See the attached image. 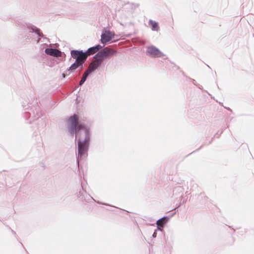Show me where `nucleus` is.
I'll return each instance as SVG.
<instances>
[{
	"instance_id": "1",
	"label": "nucleus",
	"mask_w": 254,
	"mask_h": 254,
	"mask_svg": "<svg viewBox=\"0 0 254 254\" xmlns=\"http://www.w3.org/2000/svg\"><path fill=\"white\" fill-rule=\"evenodd\" d=\"M78 118L77 115H74L69 118L70 127L69 131L71 134L76 133L79 135L78 142V155L81 157L85 154L88 149V143L90 140L89 130L85 126L78 124Z\"/></svg>"
},
{
	"instance_id": "2",
	"label": "nucleus",
	"mask_w": 254,
	"mask_h": 254,
	"mask_svg": "<svg viewBox=\"0 0 254 254\" xmlns=\"http://www.w3.org/2000/svg\"><path fill=\"white\" fill-rule=\"evenodd\" d=\"M70 54L72 58L76 60L75 62L81 65L83 64L87 58L85 52H83L82 51L72 50Z\"/></svg>"
},
{
	"instance_id": "3",
	"label": "nucleus",
	"mask_w": 254,
	"mask_h": 254,
	"mask_svg": "<svg viewBox=\"0 0 254 254\" xmlns=\"http://www.w3.org/2000/svg\"><path fill=\"white\" fill-rule=\"evenodd\" d=\"M115 34L114 33L110 31H106L105 33L101 35V42L102 43L105 44L111 40L114 37Z\"/></svg>"
},
{
	"instance_id": "4",
	"label": "nucleus",
	"mask_w": 254,
	"mask_h": 254,
	"mask_svg": "<svg viewBox=\"0 0 254 254\" xmlns=\"http://www.w3.org/2000/svg\"><path fill=\"white\" fill-rule=\"evenodd\" d=\"M45 53L46 54L54 56L56 57H59L61 56V52L59 50L55 49L48 48L45 50Z\"/></svg>"
},
{
	"instance_id": "5",
	"label": "nucleus",
	"mask_w": 254,
	"mask_h": 254,
	"mask_svg": "<svg viewBox=\"0 0 254 254\" xmlns=\"http://www.w3.org/2000/svg\"><path fill=\"white\" fill-rule=\"evenodd\" d=\"M102 48V46L100 45H98L95 47H92L89 48L85 52L87 56L92 55L96 53L99 50Z\"/></svg>"
},
{
	"instance_id": "6",
	"label": "nucleus",
	"mask_w": 254,
	"mask_h": 254,
	"mask_svg": "<svg viewBox=\"0 0 254 254\" xmlns=\"http://www.w3.org/2000/svg\"><path fill=\"white\" fill-rule=\"evenodd\" d=\"M158 50L153 46H149L147 48L146 54L149 56L155 57L158 55Z\"/></svg>"
},
{
	"instance_id": "7",
	"label": "nucleus",
	"mask_w": 254,
	"mask_h": 254,
	"mask_svg": "<svg viewBox=\"0 0 254 254\" xmlns=\"http://www.w3.org/2000/svg\"><path fill=\"white\" fill-rule=\"evenodd\" d=\"M102 63L95 59L89 65L88 70L91 72L97 69L99 66L101 65Z\"/></svg>"
},
{
	"instance_id": "8",
	"label": "nucleus",
	"mask_w": 254,
	"mask_h": 254,
	"mask_svg": "<svg viewBox=\"0 0 254 254\" xmlns=\"http://www.w3.org/2000/svg\"><path fill=\"white\" fill-rule=\"evenodd\" d=\"M95 59L102 63L103 60L106 58L103 51L102 50L98 52L95 56Z\"/></svg>"
},
{
	"instance_id": "9",
	"label": "nucleus",
	"mask_w": 254,
	"mask_h": 254,
	"mask_svg": "<svg viewBox=\"0 0 254 254\" xmlns=\"http://www.w3.org/2000/svg\"><path fill=\"white\" fill-rule=\"evenodd\" d=\"M102 51H103L106 58L112 56L116 53V51L115 50L107 47L105 48Z\"/></svg>"
},
{
	"instance_id": "10",
	"label": "nucleus",
	"mask_w": 254,
	"mask_h": 254,
	"mask_svg": "<svg viewBox=\"0 0 254 254\" xmlns=\"http://www.w3.org/2000/svg\"><path fill=\"white\" fill-rule=\"evenodd\" d=\"M90 72L88 69L84 72L83 74L82 77L80 81L79 85H81L86 80L87 77Z\"/></svg>"
},
{
	"instance_id": "11",
	"label": "nucleus",
	"mask_w": 254,
	"mask_h": 254,
	"mask_svg": "<svg viewBox=\"0 0 254 254\" xmlns=\"http://www.w3.org/2000/svg\"><path fill=\"white\" fill-rule=\"evenodd\" d=\"M82 65H81V64H80L79 63L75 62L74 63H73L69 68V69H68V71H72V70H73L75 69H76L78 67L80 66H82Z\"/></svg>"
},
{
	"instance_id": "12",
	"label": "nucleus",
	"mask_w": 254,
	"mask_h": 254,
	"mask_svg": "<svg viewBox=\"0 0 254 254\" xmlns=\"http://www.w3.org/2000/svg\"><path fill=\"white\" fill-rule=\"evenodd\" d=\"M169 217H165L160 219V231H161V227H163L164 224H165L169 220Z\"/></svg>"
},
{
	"instance_id": "13",
	"label": "nucleus",
	"mask_w": 254,
	"mask_h": 254,
	"mask_svg": "<svg viewBox=\"0 0 254 254\" xmlns=\"http://www.w3.org/2000/svg\"><path fill=\"white\" fill-rule=\"evenodd\" d=\"M149 24L151 26L152 30H155L157 27V23L152 20L149 21Z\"/></svg>"
},
{
	"instance_id": "14",
	"label": "nucleus",
	"mask_w": 254,
	"mask_h": 254,
	"mask_svg": "<svg viewBox=\"0 0 254 254\" xmlns=\"http://www.w3.org/2000/svg\"><path fill=\"white\" fill-rule=\"evenodd\" d=\"M156 225H157L158 228H159V220L156 221Z\"/></svg>"
},
{
	"instance_id": "15",
	"label": "nucleus",
	"mask_w": 254,
	"mask_h": 254,
	"mask_svg": "<svg viewBox=\"0 0 254 254\" xmlns=\"http://www.w3.org/2000/svg\"><path fill=\"white\" fill-rule=\"evenodd\" d=\"M156 235H157V233H156V232H155L154 233V234H153V237H156Z\"/></svg>"
},
{
	"instance_id": "16",
	"label": "nucleus",
	"mask_w": 254,
	"mask_h": 254,
	"mask_svg": "<svg viewBox=\"0 0 254 254\" xmlns=\"http://www.w3.org/2000/svg\"><path fill=\"white\" fill-rule=\"evenodd\" d=\"M62 76H63V77H65V74L64 73H63Z\"/></svg>"
}]
</instances>
